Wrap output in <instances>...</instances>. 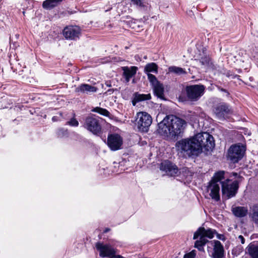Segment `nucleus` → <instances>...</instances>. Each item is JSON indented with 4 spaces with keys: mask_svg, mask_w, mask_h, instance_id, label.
<instances>
[{
    "mask_svg": "<svg viewBox=\"0 0 258 258\" xmlns=\"http://www.w3.org/2000/svg\"><path fill=\"white\" fill-rule=\"evenodd\" d=\"M175 147L178 153L190 157L198 156L203 149L207 151L212 150L215 143L213 136L204 132L177 141Z\"/></svg>",
    "mask_w": 258,
    "mask_h": 258,
    "instance_id": "f257e3e1",
    "label": "nucleus"
},
{
    "mask_svg": "<svg viewBox=\"0 0 258 258\" xmlns=\"http://www.w3.org/2000/svg\"><path fill=\"white\" fill-rule=\"evenodd\" d=\"M224 173L223 171L216 172L207 186V190L210 192L209 195L213 200L217 202L220 199V184L222 185L223 195L228 199L234 197L239 187L238 182L237 180L232 181L227 179L224 181H221L224 178Z\"/></svg>",
    "mask_w": 258,
    "mask_h": 258,
    "instance_id": "f03ea898",
    "label": "nucleus"
},
{
    "mask_svg": "<svg viewBox=\"0 0 258 258\" xmlns=\"http://www.w3.org/2000/svg\"><path fill=\"white\" fill-rule=\"evenodd\" d=\"M185 124L182 119L172 115H168L158 124V131L164 136L175 139L183 132Z\"/></svg>",
    "mask_w": 258,
    "mask_h": 258,
    "instance_id": "7ed1b4c3",
    "label": "nucleus"
},
{
    "mask_svg": "<svg viewBox=\"0 0 258 258\" xmlns=\"http://www.w3.org/2000/svg\"><path fill=\"white\" fill-rule=\"evenodd\" d=\"M216 233L215 230L210 228L206 229L204 227H201L199 228L194 235L193 238L194 239H196L200 237L199 239L195 242V247L197 248L199 250L204 251V246L209 242V240L206 238L209 239L213 238Z\"/></svg>",
    "mask_w": 258,
    "mask_h": 258,
    "instance_id": "20e7f679",
    "label": "nucleus"
},
{
    "mask_svg": "<svg viewBox=\"0 0 258 258\" xmlns=\"http://www.w3.org/2000/svg\"><path fill=\"white\" fill-rule=\"evenodd\" d=\"M134 122L138 131L147 133L152 124V118L148 113L141 111L136 114Z\"/></svg>",
    "mask_w": 258,
    "mask_h": 258,
    "instance_id": "39448f33",
    "label": "nucleus"
},
{
    "mask_svg": "<svg viewBox=\"0 0 258 258\" xmlns=\"http://www.w3.org/2000/svg\"><path fill=\"white\" fill-rule=\"evenodd\" d=\"M103 119L95 115L86 118L83 126L87 130L95 135H99L102 132Z\"/></svg>",
    "mask_w": 258,
    "mask_h": 258,
    "instance_id": "423d86ee",
    "label": "nucleus"
},
{
    "mask_svg": "<svg viewBox=\"0 0 258 258\" xmlns=\"http://www.w3.org/2000/svg\"><path fill=\"white\" fill-rule=\"evenodd\" d=\"M245 147L241 144L233 145L228 151V158L233 163L238 162L243 156Z\"/></svg>",
    "mask_w": 258,
    "mask_h": 258,
    "instance_id": "0eeeda50",
    "label": "nucleus"
},
{
    "mask_svg": "<svg viewBox=\"0 0 258 258\" xmlns=\"http://www.w3.org/2000/svg\"><path fill=\"white\" fill-rule=\"evenodd\" d=\"M205 87L203 85H194L186 86V96L188 100L197 101L204 94Z\"/></svg>",
    "mask_w": 258,
    "mask_h": 258,
    "instance_id": "6e6552de",
    "label": "nucleus"
},
{
    "mask_svg": "<svg viewBox=\"0 0 258 258\" xmlns=\"http://www.w3.org/2000/svg\"><path fill=\"white\" fill-rule=\"evenodd\" d=\"M213 248L208 247V251L212 258H224L225 250L220 241L216 240L210 242Z\"/></svg>",
    "mask_w": 258,
    "mask_h": 258,
    "instance_id": "1a4fd4ad",
    "label": "nucleus"
},
{
    "mask_svg": "<svg viewBox=\"0 0 258 258\" xmlns=\"http://www.w3.org/2000/svg\"><path fill=\"white\" fill-rule=\"evenodd\" d=\"M232 112L231 108L226 103H221L214 108V113L217 118L220 120H224L227 115Z\"/></svg>",
    "mask_w": 258,
    "mask_h": 258,
    "instance_id": "9d476101",
    "label": "nucleus"
},
{
    "mask_svg": "<svg viewBox=\"0 0 258 258\" xmlns=\"http://www.w3.org/2000/svg\"><path fill=\"white\" fill-rule=\"evenodd\" d=\"M96 248L99 251V255L102 257L116 256V251L110 245L103 244L101 242L96 243Z\"/></svg>",
    "mask_w": 258,
    "mask_h": 258,
    "instance_id": "9b49d317",
    "label": "nucleus"
},
{
    "mask_svg": "<svg viewBox=\"0 0 258 258\" xmlns=\"http://www.w3.org/2000/svg\"><path fill=\"white\" fill-rule=\"evenodd\" d=\"M122 144V139L118 134L109 135L107 138V145L111 150L119 149Z\"/></svg>",
    "mask_w": 258,
    "mask_h": 258,
    "instance_id": "f8f14e48",
    "label": "nucleus"
},
{
    "mask_svg": "<svg viewBox=\"0 0 258 258\" xmlns=\"http://www.w3.org/2000/svg\"><path fill=\"white\" fill-rule=\"evenodd\" d=\"M160 169L171 176H175L178 173V168L176 165L168 160L164 161L161 163Z\"/></svg>",
    "mask_w": 258,
    "mask_h": 258,
    "instance_id": "ddd939ff",
    "label": "nucleus"
},
{
    "mask_svg": "<svg viewBox=\"0 0 258 258\" xmlns=\"http://www.w3.org/2000/svg\"><path fill=\"white\" fill-rule=\"evenodd\" d=\"M81 30L78 26L66 27L63 31V36L67 39L76 40L79 37Z\"/></svg>",
    "mask_w": 258,
    "mask_h": 258,
    "instance_id": "4468645a",
    "label": "nucleus"
},
{
    "mask_svg": "<svg viewBox=\"0 0 258 258\" xmlns=\"http://www.w3.org/2000/svg\"><path fill=\"white\" fill-rule=\"evenodd\" d=\"M97 91V88L96 87L86 84H81L75 89V91L77 93L86 94H90L91 93H95Z\"/></svg>",
    "mask_w": 258,
    "mask_h": 258,
    "instance_id": "2eb2a0df",
    "label": "nucleus"
},
{
    "mask_svg": "<svg viewBox=\"0 0 258 258\" xmlns=\"http://www.w3.org/2000/svg\"><path fill=\"white\" fill-rule=\"evenodd\" d=\"M122 70L123 71V75L125 81L128 82L130 81L131 78L136 74L138 68L135 66H132L130 68L128 67H122Z\"/></svg>",
    "mask_w": 258,
    "mask_h": 258,
    "instance_id": "dca6fc26",
    "label": "nucleus"
},
{
    "mask_svg": "<svg viewBox=\"0 0 258 258\" xmlns=\"http://www.w3.org/2000/svg\"><path fill=\"white\" fill-rule=\"evenodd\" d=\"M63 0H45L42 5L44 10H51L58 7Z\"/></svg>",
    "mask_w": 258,
    "mask_h": 258,
    "instance_id": "f3484780",
    "label": "nucleus"
},
{
    "mask_svg": "<svg viewBox=\"0 0 258 258\" xmlns=\"http://www.w3.org/2000/svg\"><path fill=\"white\" fill-rule=\"evenodd\" d=\"M151 98V96L150 94H140L138 92H136L134 94V98L132 100V104L134 106H135L137 104V103L145 101V100H150Z\"/></svg>",
    "mask_w": 258,
    "mask_h": 258,
    "instance_id": "a211bd4d",
    "label": "nucleus"
},
{
    "mask_svg": "<svg viewBox=\"0 0 258 258\" xmlns=\"http://www.w3.org/2000/svg\"><path fill=\"white\" fill-rule=\"evenodd\" d=\"M249 217L252 221L258 226V204L254 205L250 207Z\"/></svg>",
    "mask_w": 258,
    "mask_h": 258,
    "instance_id": "6ab92c4d",
    "label": "nucleus"
},
{
    "mask_svg": "<svg viewBox=\"0 0 258 258\" xmlns=\"http://www.w3.org/2000/svg\"><path fill=\"white\" fill-rule=\"evenodd\" d=\"M246 249L247 253L251 258H258V245L250 243Z\"/></svg>",
    "mask_w": 258,
    "mask_h": 258,
    "instance_id": "aec40b11",
    "label": "nucleus"
},
{
    "mask_svg": "<svg viewBox=\"0 0 258 258\" xmlns=\"http://www.w3.org/2000/svg\"><path fill=\"white\" fill-rule=\"evenodd\" d=\"M233 214L237 217H243L248 213L247 208L244 207H236L232 209Z\"/></svg>",
    "mask_w": 258,
    "mask_h": 258,
    "instance_id": "412c9836",
    "label": "nucleus"
},
{
    "mask_svg": "<svg viewBox=\"0 0 258 258\" xmlns=\"http://www.w3.org/2000/svg\"><path fill=\"white\" fill-rule=\"evenodd\" d=\"M34 10L32 8H22V9H15L14 10V12L15 14L18 15H23L24 16H26V15H33L34 13Z\"/></svg>",
    "mask_w": 258,
    "mask_h": 258,
    "instance_id": "4be33fe9",
    "label": "nucleus"
},
{
    "mask_svg": "<svg viewBox=\"0 0 258 258\" xmlns=\"http://www.w3.org/2000/svg\"><path fill=\"white\" fill-rule=\"evenodd\" d=\"M154 94L159 98H162L164 95V87L163 85L159 83L152 86Z\"/></svg>",
    "mask_w": 258,
    "mask_h": 258,
    "instance_id": "5701e85b",
    "label": "nucleus"
},
{
    "mask_svg": "<svg viewBox=\"0 0 258 258\" xmlns=\"http://www.w3.org/2000/svg\"><path fill=\"white\" fill-rule=\"evenodd\" d=\"M144 72L148 75L150 73H158V66L154 62L149 63L144 68Z\"/></svg>",
    "mask_w": 258,
    "mask_h": 258,
    "instance_id": "b1692460",
    "label": "nucleus"
},
{
    "mask_svg": "<svg viewBox=\"0 0 258 258\" xmlns=\"http://www.w3.org/2000/svg\"><path fill=\"white\" fill-rule=\"evenodd\" d=\"M168 72L169 73H173L177 75H181L186 74L185 69L174 66H170L168 68Z\"/></svg>",
    "mask_w": 258,
    "mask_h": 258,
    "instance_id": "393cba45",
    "label": "nucleus"
},
{
    "mask_svg": "<svg viewBox=\"0 0 258 258\" xmlns=\"http://www.w3.org/2000/svg\"><path fill=\"white\" fill-rule=\"evenodd\" d=\"M200 62L202 66L209 67H212V66L213 65L211 59L207 56L202 57L200 59Z\"/></svg>",
    "mask_w": 258,
    "mask_h": 258,
    "instance_id": "a878e982",
    "label": "nucleus"
},
{
    "mask_svg": "<svg viewBox=\"0 0 258 258\" xmlns=\"http://www.w3.org/2000/svg\"><path fill=\"white\" fill-rule=\"evenodd\" d=\"M92 111L105 116H108L110 114L109 112L107 109L99 107L94 108L92 110Z\"/></svg>",
    "mask_w": 258,
    "mask_h": 258,
    "instance_id": "bb28decb",
    "label": "nucleus"
},
{
    "mask_svg": "<svg viewBox=\"0 0 258 258\" xmlns=\"http://www.w3.org/2000/svg\"><path fill=\"white\" fill-rule=\"evenodd\" d=\"M147 76L148 79L152 86L160 83L154 75L148 74Z\"/></svg>",
    "mask_w": 258,
    "mask_h": 258,
    "instance_id": "cd10ccee",
    "label": "nucleus"
},
{
    "mask_svg": "<svg viewBox=\"0 0 258 258\" xmlns=\"http://www.w3.org/2000/svg\"><path fill=\"white\" fill-rule=\"evenodd\" d=\"M131 4L140 7H144L145 6L143 0H128Z\"/></svg>",
    "mask_w": 258,
    "mask_h": 258,
    "instance_id": "c85d7f7f",
    "label": "nucleus"
},
{
    "mask_svg": "<svg viewBox=\"0 0 258 258\" xmlns=\"http://www.w3.org/2000/svg\"><path fill=\"white\" fill-rule=\"evenodd\" d=\"M66 124L72 126H78L79 125V122L76 118L73 117L67 121Z\"/></svg>",
    "mask_w": 258,
    "mask_h": 258,
    "instance_id": "c756f323",
    "label": "nucleus"
},
{
    "mask_svg": "<svg viewBox=\"0 0 258 258\" xmlns=\"http://www.w3.org/2000/svg\"><path fill=\"white\" fill-rule=\"evenodd\" d=\"M196 255V252L195 250L184 254L183 258H195Z\"/></svg>",
    "mask_w": 258,
    "mask_h": 258,
    "instance_id": "7c9ffc66",
    "label": "nucleus"
},
{
    "mask_svg": "<svg viewBox=\"0 0 258 258\" xmlns=\"http://www.w3.org/2000/svg\"><path fill=\"white\" fill-rule=\"evenodd\" d=\"M68 134V131L63 128L59 129L57 132V135L59 137H62Z\"/></svg>",
    "mask_w": 258,
    "mask_h": 258,
    "instance_id": "2f4dec72",
    "label": "nucleus"
},
{
    "mask_svg": "<svg viewBox=\"0 0 258 258\" xmlns=\"http://www.w3.org/2000/svg\"><path fill=\"white\" fill-rule=\"evenodd\" d=\"M218 89L219 91L225 93L227 96H228L229 95V92L226 89H223L220 87H218Z\"/></svg>",
    "mask_w": 258,
    "mask_h": 258,
    "instance_id": "473e14b6",
    "label": "nucleus"
},
{
    "mask_svg": "<svg viewBox=\"0 0 258 258\" xmlns=\"http://www.w3.org/2000/svg\"><path fill=\"white\" fill-rule=\"evenodd\" d=\"M238 239L240 240L241 244H244L245 242V239L242 235H239L238 236Z\"/></svg>",
    "mask_w": 258,
    "mask_h": 258,
    "instance_id": "72a5a7b5",
    "label": "nucleus"
},
{
    "mask_svg": "<svg viewBox=\"0 0 258 258\" xmlns=\"http://www.w3.org/2000/svg\"><path fill=\"white\" fill-rule=\"evenodd\" d=\"M114 90L113 89H110L107 91L106 93H108V94H111L113 93Z\"/></svg>",
    "mask_w": 258,
    "mask_h": 258,
    "instance_id": "f704fd0d",
    "label": "nucleus"
},
{
    "mask_svg": "<svg viewBox=\"0 0 258 258\" xmlns=\"http://www.w3.org/2000/svg\"><path fill=\"white\" fill-rule=\"evenodd\" d=\"M110 231V229H109V228H106V229L104 230V233H107V232H108V231Z\"/></svg>",
    "mask_w": 258,
    "mask_h": 258,
    "instance_id": "c9c22d12",
    "label": "nucleus"
},
{
    "mask_svg": "<svg viewBox=\"0 0 258 258\" xmlns=\"http://www.w3.org/2000/svg\"><path fill=\"white\" fill-rule=\"evenodd\" d=\"M106 85L108 86V87H110L111 86V84L110 83H106Z\"/></svg>",
    "mask_w": 258,
    "mask_h": 258,
    "instance_id": "e433bc0d",
    "label": "nucleus"
},
{
    "mask_svg": "<svg viewBox=\"0 0 258 258\" xmlns=\"http://www.w3.org/2000/svg\"><path fill=\"white\" fill-rule=\"evenodd\" d=\"M68 12L69 14L71 15V14H74V13L72 11L70 12V11H68Z\"/></svg>",
    "mask_w": 258,
    "mask_h": 258,
    "instance_id": "4c0bfd02",
    "label": "nucleus"
},
{
    "mask_svg": "<svg viewBox=\"0 0 258 258\" xmlns=\"http://www.w3.org/2000/svg\"><path fill=\"white\" fill-rule=\"evenodd\" d=\"M221 235H219L218 236V238H219V239H221Z\"/></svg>",
    "mask_w": 258,
    "mask_h": 258,
    "instance_id": "58836bf2",
    "label": "nucleus"
},
{
    "mask_svg": "<svg viewBox=\"0 0 258 258\" xmlns=\"http://www.w3.org/2000/svg\"><path fill=\"white\" fill-rule=\"evenodd\" d=\"M233 174L234 175H235V176L237 175V174L236 173H233Z\"/></svg>",
    "mask_w": 258,
    "mask_h": 258,
    "instance_id": "ea45409f",
    "label": "nucleus"
}]
</instances>
